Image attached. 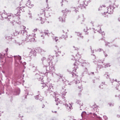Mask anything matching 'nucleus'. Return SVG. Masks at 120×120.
I'll return each instance as SVG.
<instances>
[{"mask_svg": "<svg viewBox=\"0 0 120 120\" xmlns=\"http://www.w3.org/2000/svg\"><path fill=\"white\" fill-rule=\"evenodd\" d=\"M105 57H106V56H107V54H106V55H105Z\"/></svg>", "mask_w": 120, "mask_h": 120, "instance_id": "21", "label": "nucleus"}, {"mask_svg": "<svg viewBox=\"0 0 120 120\" xmlns=\"http://www.w3.org/2000/svg\"><path fill=\"white\" fill-rule=\"evenodd\" d=\"M82 35V34L81 33H79V34H78V35L79 36L81 37V36Z\"/></svg>", "mask_w": 120, "mask_h": 120, "instance_id": "14", "label": "nucleus"}, {"mask_svg": "<svg viewBox=\"0 0 120 120\" xmlns=\"http://www.w3.org/2000/svg\"><path fill=\"white\" fill-rule=\"evenodd\" d=\"M41 20H42V19H41Z\"/></svg>", "mask_w": 120, "mask_h": 120, "instance_id": "30", "label": "nucleus"}, {"mask_svg": "<svg viewBox=\"0 0 120 120\" xmlns=\"http://www.w3.org/2000/svg\"><path fill=\"white\" fill-rule=\"evenodd\" d=\"M62 77V76H61V77L60 76V77Z\"/></svg>", "mask_w": 120, "mask_h": 120, "instance_id": "29", "label": "nucleus"}, {"mask_svg": "<svg viewBox=\"0 0 120 120\" xmlns=\"http://www.w3.org/2000/svg\"><path fill=\"white\" fill-rule=\"evenodd\" d=\"M52 112H53V113H56L57 112L56 111H52Z\"/></svg>", "mask_w": 120, "mask_h": 120, "instance_id": "17", "label": "nucleus"}, {"mask_svg": "<svg viewBox=\"0 0 120 120\" xmlns=\"http://www.w3.org/2000/svg\"><path fill=\"white\" fill-rule=\"evenodd\" d=\"M18 59L19 60H21V57L20 56H18Z\"/></svg>", "mask_w": 120, "mask_h": 120, "instance_id": "13", "label": "nucleus"}, {"mask_svg": "<svg viewBox=\"0 0 120 120\" xmlns=\"http://www.w3.org/2000/svg\"><path fill=\"white\" fill-rule=\"evenodd\" d=\"M26 5L27 6L30 8H31L34 6V5L31 4L30 0H28Z\"/></svg>", "mask_w": 120, "mask_h": 120, "instance_id": "1", "label": "nucleus"}, {"mask_svg": "<svg viewBox=\"0 0 120 120\" xmlns=\"http://www.w3.org/2000/svg\"><path fill=\"white\" fill-rule=\"evenodd\" d=\"M61 51H59V52H58V53H59L60 54L61 53Z\"/></svg>", "mask_w": 120, "mask_h": 120, "instance_id": "22", "label": "nucleus"}, {"mask_svg": "<svg viewBox=\"0 0 120 120\" xmlns=\"http://www.w3.org/2000/svg\"><path fill=\"white\" fill-rule=\"evenodd\" d=\"M94 108L96 107L97 108H98V106H96V105H94Z\"/></svg>", "mask_w": 120, "mask_h": 120, "instance_id": "16", "label": "nucleus"}, {"mask_svg": "<svg viewBox=\"0 0 120 120\" xmlns=\"http://www.w3.org/2000/svg\"><path fill=\"white\" fill-rule=\"evenodd\" d=\"M44 107H45V106L44 105H43L42 106V108H43Z\"/></svg>", "mask_w": 120, "mask_h": 120, "instance_id": "20", "label": "nucleus"}, {"mask_svg": "<svg viewBox=\"0 0 120 120\" xmlns=\"http://www.w3.org/2000/svg\"><path fill=\"white\" fill-rule=\"evenodd\" d=\"M93 115L94 116H97V115L95 114V113H94L93 114Z\"/></svg>", "mask_w": 120, "mask_h": 120, "instance_id": "18", "label": "nucleus"}, {"mask_svg": "<svg viewBox=\"0 0 120 120\" xmlns=\"http://www.w3.org/2000/svg\"><path fill=\"white\" fill-rule=\"evenodd\" d=\"M106 7V6L105 5H102V6H101L100 7L101 8H102L103 7L105 8V7Z\"/></svg>", "mask_w": 120, "mask_h": 120, "instance_id": "12", "label": "nucleus"}, {"mask_svg": "<svg viewBox=\"0 0 120 120\" xmlns=\"http://www.w3.org/2000/svg\"><path fill=\"white\" fill-rule=\"evenodd\" d=\"M35 99H38L39 98V96L38 95H37L35 97Z\"/></svg>", "mask_w": 120, "mask_h": 120, "instance_id": "11", "label": "nucleus"}, {"mask_svg": "<svg viewBox=\"0 0 120 120\" xmlns=\"http://www.w3.org/2000/svg\"><path fill=\"white\" fill-rule=\"evenodd\" d=\"M108 11L107 12L108 13H109L110 12H111V8H108L107 9Z\"/></svg>", "mask_w": 120, "mask_h": 120, "instance_id": "8", "label": "nucleus"}, {"mask_svg": "<svg viewBox=\"0 0 120 120\" xmlns=\"http://www.w3.org/2000/svg\"><path fill=\"white\" fill-rule=\"evenodd\" d=\"M92 73L94 74V72H92Z\"/></svg>", "mask_w": 120, "mask_h": 120, "instance_id": "27", "label": "nucleus"}, {"mask_svg": "<svg viewBox=\"0 0 120 120\" xmlns=\"http://www.w3.org/2000/svg\"><path fill=\"white\" fill-rule=\"evenodd\" d=\"M49 7L48 5L47 4L46 5L44 8V10L41 9L40 11V13L41 14H44L45 15V10H46L47 9H49Z\"/></svg>", "mask_w": 120, "mask_h": 120, "instance_id": "2", "label": "nucleus"}, {"mask_svg": "<svg viewBox=\"0 0 120 120\" xmlns=\"http://www.w3.org/2000/svg\"><path fill=\"white\" fill-rule=\"evenodd\" d=\"M62 21L63 22H64V21H65V20H64L63 21V20H62Z\"/></svg>", "mask_w": 120, "mask_h": 120, "instance_id": "26", "label": "nucleus"}, {"mask_svg": "<svg viewBox=\"0 0 120 120\" xmlns=\"http://www.w3.org/2000/svg\"><path fill=\"white\" fill-rule=\"evenodd\" d=\"M36 52V51L34 49H33L31 50V51L30 52L32 53V54H33L34 53H35Z\"/></svg>", "mask_w": 120, "mask_h": 120, "instance_id": "9", "label": "nucleus"}, {"mask_svg": "<svg viewBox=\"0 0 120 120\" xmlns=\"http://www.w3.org/2000/svg\"><path fill=\"white\" fill-rule=\"evenodd\" d=\"M56 55H57V54H58V52H56Z\"/></svg>", "mask_w": 120, "mask_h": 120, "instance_id": "25", "label": "nucleus"}, {"mask_svg": "<svg viewBox=\"0 0 120 120\" xmlns=\"http://www.w3.org/2000/svg\"><path fill=\"white\" fill-rule=\"evenodd\" d=\"M65 91V90L63 91V92L62 93V98L63 99L64 98H65V97H64V96L65 95L66 93H67Z\"/></svg>", "mask_w": 120, "mask_h": 120, "instance_id": "5", "label": "nucleus"}, {"mask_svg": "<svg viewBox=\"0 0 120 120\" xmlns=\"http://www.w3.org/2000/svg\"><path fill=\"white\" fill-rule=\"evenodd\" d=\"M8 17H4V18H8Z\"/></svg>", "mask_w": 120, "mask_h": 120, "instance_id": "24", "label": "nucleus"}, {"mask_svg": "<svg viewBox=\"0 0 120 120\" xmlns=\"http://www.w3.org/2000/svg\"><path fill=\"white\" fill-rule=\"evenodd\" d=\"M24 8H25V7H23V10H22V8L21 7L20 8V9H19V11H18L17 12V14L18 15H20V13H21V12L20 11V10L22 11H24V9H23Z\"/></svg>", "mask_w": 120, "mask_h": 120, "instance_id": "3", "label": "nucleus"}, {"mask_svg": "<svg viewBox=\"0 0 120 120\" xmlns=\"http://www.w3.org/2000/svg\"><path fill=\"white\" fill-rule=\"evenodd\" d=\"M98 50H99V51H101L102 50L101 49H99Z\"/></svg>", "mask_w": 120, "mask_h": 120, "instance_id": "19", "label": "nucleus"}, {"mask_svg": "<svg viewBox=\"0 0 120 120\" xmlns=\"http://www.w3.org/2000/svg\"><path fill=\"white\" fill-rule=\"evenodd\" d=\"M8 51V48H7L5 50V51H6V52H7Z\"/></svg>", "mask_w": 120, "mask_h": 120, "instance_id": "15", "label": "nucleus"}, {"mask_svg": "<svg viewBox=\"0 0 120 120\" xmlns=\"http://www.w3.org/2000/svg\"><path fill=\"white\" fill-rule=\"evenodd\" d=\"M54 39L55 40V41L56 42L58 40V38L57 37H55L54 38Z\"/></svg>", "mask_w": 120, "mask_h": 120, "instance_id": "10", "label": "nucleus"}, {"mask_svg": "<svg viewBox=\"0 0 120 120\" xmlns=\"http://www.w3.org/2000/svg\"><path fill=\"white\" fill-rule=\"evenodd\" d=\"M69 108L70 109H71V108L70 107H69Z\"/></svg>", "mask_w": 120, "mask_h": 120, "instance_id": "28", "label": "nucleus"}, {"mask_svg": "<svg viewBox=\"0 0 120 120\" xmlns=\"http://www.w3.org/2000/svg\"><path fill=\"white\" fill-rule=\"evenodd\" d=\"M88 30V29L86 27L84 29V32L86 33V34H88V33L87 32V31Z\"/></svg>", "mask_w": 120, "mask_h": 120, "instance_id": "6", "label": "nucleus"}, {"mask_svg": "<svg viewBox=\"0 0 120 120\" xmlns=\"http://www.w3.org/2000/svg\"><path fill=\"white\" fill-rule=\"evenodd\" d=\"M77 70V69L76 68H75L74 70H73L72 71V75L73 76H74V75L75 76L76 75V74L75 72H76V71Z\"/></svg>", "mask_w": 120, "mask_h": 120, "instance_id": "4", "label": "nucleus"}, {"mask_svg": "<svg viewBox=\"0 0 120 120\" xmlns=\"http://www.w3.org/2000/svg\"><path fill=\"white\" fill-rule=\"evenodd\" d=\"M45 33L47 35L49 34V31L48 30H45Z\"/></svg>", "mask_w": 120, "mask_h": 120, "instance_id": "7", "label": "nucleus"}, {"mask_svg": "<svg viewBox=\"0 0 120 120\" xmlns=\"http://www.w3.org/2000/svg\"><path fill=\"white\" fill-rule=\"evenodd\" d=\"M23 28L24 29H25L26 28V27L24 26H23Z\"/></svg>", "mask_w": 120, "mask_h": 120, "instance_id": "23", "label": "nucleus"}]
</instances>
